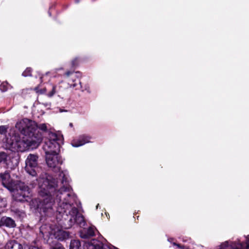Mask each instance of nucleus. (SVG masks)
<instances>
[{"instance_id": "9", "label": "nucleus", "mask_w": 249, "mask_h": 249, "mask_svg": "<svg viewBox=\"0 0 249 249\" xmlns=\"http://www.w3.org/2000/svg\"><path fill=\"white\" fill-rule=\"evenodd\" d=\"M71 213L74 217V225L77 224L80 227H83L86 224V222L83 215L81 214L78 209L75 207L71 208Z\"/></svg>"}, {"instance_id": "16", "label": "nucleus", "mask_w": 249, "mask_h": 249, "mask_svg": "<svg viewBox=\"0 0 249 249\" xmlns=\"http://www.w3.org/2000/svg\"><path fill=\"white\" fill-rule=\"evenodd\" d=\"M5 249H25L23 245L15 240L9 241L5 246Z\"/></svg>"}, {"instance_id": "11", "label": "nucleus", "mask_w": 249, "mask_h": 249, "mask_svg": "<svg viewBox=\"0 0 249 249\" xmlns=\"http://www.w3.org/2000/svg\"><path fill=\"white\" fill-rule=\"evenodd\" d=\"M32 122H34L35 123L36 126L35 127H30L28 128V130L32 132L33 134H34V137H36L37 135H40L41 141H42V135L41 132L39 131L38 129L42 130L43 132H46L48 130L47 125L45 124H37L34 121L32 120Z\"/></svg>"}, {"instance_id": "2", "label": "nucleus", "mask_w": 249, "mask_h": 249, "mask_svg": "<svg viewBox=\"0 0 249 249\" xmlns=\"http://www.w3.org/2000/svg\"><path fill=\"white\" fill-rule=\"evenodd\" d=\"M30 126L35 127V123L27 118H23L16 124V128L24 135L21 139L17 141L15 143V147L18 151L23 152L36 148L41 142L40 135L34 137L33 132L28 130Z\"/></svg>"}, {"instance_id": "17", "label": "nucleus", "mask_w": 249, "mask_h": 249, "mask_svg": "<svg viewBox=\"0 0 249 249\" xmlns=\"http://www.w3.org/2000/svg\"><path fill=\"white\" fill-rule=\"evenodd\" d=\"M54 236L57 240L63 241L69 237V233L63 230H58L54 232Z\"/></svg>"}, {"instance_id": "6", "label": "nucleus", "mask_w": 249, "mask_h": 249, "mask_svg": "<svg viewBox=\"0 0 249 249\" xmlns=\"http://www.w3.org/2000/svg\"><path fill=\"white\" fill-rule=\"evenodd\" d=\"M65 75L67 76L68 84L71 87L73 88H75L76 89H81L82 91L84 90V89H82L80 80L79 78L75 77L76 76L74 72L68 71L65 72ZM85 90H87L89 93L90 92L89 87L88 88H86Z\"/></svg>"}, {"instance_id": "1", "label": "nucleus", "mask_w": 249, "mask_h": 249, "mask_svg": "<svg viewBox=\"0 0 249 249\" xmlns=\"http://www.w3.org/2000/svg\"><path fill=\"white\" fill-rule=\"evenodd\" d=\"M38 182V194L42 198L37 202L36 210L41 214L47 215L52 211L55 201L74 200V196L71 194V188L69 184V180L64 174L61 181L63 186L57 191L56 189L57 180L51 176L39 178Z\"/></svg>"}, {"instance_id": "35", "label": "nucleus", "mask_w": 249, "mask_h": 249, "mask_svg": "<svg viewBox=\"0 0 249 249\" xmlns=\"http://www.w3.org/2000/svg\"><path fill=\"white\" fill-rule=\"evenodd\" d=\"M134 215L136 216V213H134Z\"/></svg>"}, {"instance_id": "24", "label": "nucleus", "mask_w": 249, "mask_h": 249, "mask_svg": "<svg viewBox=\"0 0 249 249\" xmlns=\"http://www.w3.org/2000/svg\"><path fill=\"white\" fill-rule=\"evenodd\" d=\"M32 69L29 67L27 68L26 70L23 72L22 75L24 77L32 76Z\"/></svg>"}, {"instance_id": "15", "label": "nucleus", "mask_w": 249, "mask_h": 249, "mask_svg": "<svg viewBox=\"0 0 249 249\" xmlns=\"http://www.w3.org/2000/svg\"><path fill=\"white\" fill-rule=\"evenodd\" d=\"M246 244V248L244 249V244L243 243H240L238 247H232L229 245L228 243L226 242L222 244L218 249H249V238L247 240Z\"/></svg>"}, {"instance_id": "32", "label": "nucleus", "mask_w": 249, "mask_h": 249, "mask_svg": "<svg viewBox=\"0 0 249 249\" xmlns=\"http://www.w3.org/2000/svg\"><path fill=\"white\" fill-rule=\"evenodd\" d=\"M69 126L71 127H73V124L72 123H70L69 124Z\"/></svg>"}, {"instance_id": "27", "label": "nucleus", "mask_w": 249, "mask_h": 249, "mask_svg": "<svg viewBox=\"0 0 249 249\" xmlns=\"http://www.w3.org/2000/svg\"><path fill=\"white\" fill-rule=\"evenodd\" d=\"M7 157V154L4 152H0V163L6 160Z\"/></svg>"}, {"instance_id": "20", "label": "nucleus", "mask_w": 249, "mask_h": 249, "mask_svg": "<svg viewBox=\"0 0 249 249\" xmlns=\"http://www.w3.org/2000/svg\"><path fill=\"white\" fill-rule=\"evenodd\" d=\"M50 245V249H65L63 245L58 241H53L49 243Z\"/></svg>"}, {"instance_id": "19", "label": "nucleus", "mask_w": 249, "mask_h": 249, "mask_svg": "<svg viewBox=\"0 0 249 249\" xmlns=\"http://www.w3.org/2000/svg\"><path fill=\"white\" fill-rule=\"evenodd\" d=\"M70 249H83L79 240H71L70 244Z\"/></svg>"}, {"instance_id": "12", "label": "nucleus", "mask_w": 249, "mask_h": 249, "mask_svg": "<svg viewBox=\"0 0 249 249\" xmlns=\"http://www.w3.org/2000/svg\"><path fill=\"white\" fill-rule=\"evenodd\" d=\"M91 137L86 135H80L78 138L73 140L71 141V145L73 147H77L89 142Z\"/></svg>"}, {"instance_id": "8", "label": "nucleus", "mask_w": 249, "mask_h": 249, "mask_svg": "<svg viewBox=\"0 0 249 249\" xmlns=\"http://www.w3.org/2000/svg\"><path fill=\"white\" fill-rule=\"evenodd\" d=\"M44 146L46 154L58 155L60 151V145L57 142L46 141Z\"/></svg>"}, {"instance_id": "18", "label": "nucleus", "mask_w": 249, "mask_h": 249, "mask_svg": "<svg viewBox=\"0 0 249 249\" xmlns=\"http://www.w3.org/2000/svg\"><path fill=\"white\" fill-rule=\"evenodd\" d=\"M16 187L15 190H20L22 192H28L29 190V187L26 185L24 182L16 180Z\"/></svg>"}, {"instance_id": "5", "label": "nucleus", "mask_w": 249, "mask_h": 249, "mask_svg": "<svg viewBox=\"0 0 249 249\" xmlns=\"http://www.w3.org/2000/svg\"><path fill=\"white\" fill-rule=\"evenodd\" d=\"M0 181L3 187L10 191H13L16 187V180L12 179L8 171L0 173Z\"/></svg>"}, {"instance_id": "34", "label": "nucleus", "mask_w": 249, "mask_h": 249, "mask_svg": "<svg viewBox=\"0 0 249 249\" xmlns=\"http://www.w3.org/2000/svg\"><path fill=\"white\" fill-rule=\"evenodd\" d=\"M137 216V219L138 220V218H139V216Z\"/></svg>"}, {"instance_id": "4", "label": "nucleus", "mask_w": 249, "mask_h": 249, "mask_svg": "<svg viewBox=\"0 0 249 249\" xmlns=\"http://www.w3.org/2000/svg\"><path fill=\"white\" fill-rule=\"evenodd\" d=\"M38 158L37 154H30L25 160V170L28 174L33 177L37 176Z\"/></svg>"}, {"instance_id": "23", "label": "nucleus", "mask_w": 249, "mask_h": 249, "mask_svg": "<svg viewBox=\"0 0 249 249\" xmlns=\"http://www.w3.org/2000/svg\"><path fill=\"white\" fill-rule=\"evenodd\" d=\"M49 139L47 141L53 142V141L57 142L58 141V137L55 133L51 132L49 134Z\"/></svg>"}, {"instance_id": "21", "label": "nucleus", "mask_w": 249, "mask_h": 249, "mask_svg": "<svg viewBox=\"0 0 249 249\" xmlns=\"http://www.w3.org/2000/svg\"><path fill=\"white\" fill-rule=\"evenodd\" d=\"M15 216L20 220H22L25 216V213L18 209H15L13 210Z\"/></svg>"}, {"instance_id": "30", "label": "nucleus", "mask_w": 249, "mask_h": 249, "mask_svg": "<svg viewBox=\"0 0 249 249\" xmlns=\"http://www.w3.org/2000/svg\"><path fill=\"white\" fill-rule=\"evenodd\" d=\"M40 94H45L47 91V89L46 88L40 89Z\"/></svg>"}, {"instance_id": "31", "label": "nucleus", "mask_w": 249, "mask_h": 249, "mask_svg": "<svg viewBox=\"0 0 249 249\" xmlns=\"http://www.w3.org/2000/svg\"><path fill=\"white\" fill-rule=\"evenodd\" d=\"M29 249H41L38 247H36V246H30Z\"/></svg>"}, {"instance_id": "10", "label": "nucleus", "mask_w": 249, "mask_h": 249, "mask_svg": "<svg viewBox=\"0 0 249 249\" xmlns=\"http://www.w3.org/2000/svg\"><path fill=\"white\" fill-rule=\"evenodd\" d=\"M46 160L48 166L53 168L57 167L58 165L62 164L63 162L58 155L47 154Z\"/></svg>"}, {"instance_id": "29", "label": "nucleus", "mask_w": 249, "mask_h": 249, "mask_svg": "<svg viewBox=\"0 0 249 249\" xmlns=\"http://www.w3.org/2000/svg\"><path fill=\"white\" fill-rule=\"evenodd\" d=\"M40 90L39 86H36L34 89V90L38 94H40Z\"/></svg>"}, {"instance_id": "3", "label": "nucleus", "mask_w": 249, "mask_h": 249, "mask_svg": "<svg viewBox=\"0 0 249 249\" xmlns=\"http://www.w3.org/2000/svg\"><path fill=\"white\" fill-rule=\"evenodd\" d=\"M72 199L55 201L57 203V212L61 214L59 224L64 229H70L74 225V217L71 213Z\"/></svg>"}, {"instance_id": "26", "label": "nucleus", "mask_w": 249, "mask_h": 249, "mask_svg": "<svg viewBox=\"0 0 249 249\" xmlns=\"http://www.w3.org/2000/svg\"><path fill=\"white\" fill-rule=\"evenodd\" d=\"M79 64V59L78 58H75L71 61V66L72 68H75Z\"/></svg>"}, {"instance_id": "33", "label": "nucleus", "mask_w": 249, "mask_h": 249, "mask_svg": "<svg viewBox=\"0 0 249 249\" xmlns=\"http://www.w3.org/2000/svg\"><path fill=\"white\" fill-rule=\"evenodd\" d=\"M79 2V0H75L76 3H78Z\"/></svg>"}, {"instance_id": "14", "label": "nucleus", "mask_w": 249, "mask_h": 249, "mask_svg": "<svg viewBox=\"0 0 249 249\" xmlns=\"http://www.w3.org/2000/svg\"><path fill=\"white\" fill-rule=\"evenodd\" d=\"M95 235L94 228L89 227L88 228H83L80 231V236L82 238L87 239Z\"/></svg>"}, {"instance_id": "13", "label": "nucleus", "mask_w": 249, "mask_h": 249, "mask_svg": "<svg viewBox=\"0 0 249 249\" xmlns=\"http://www.w3.org/2000/svg\"><path fill=\"white\" fill-rule=\"evenodd\" d=\"M16 224L14 219L10 217L2 216L0 219V228L6 227L8 228L16 227Z\"/></svg>"}, {"instance_id": "7", "label": "nucleus", "mask_w": 249, "mask_h": 249, "mask_svg": "<svg viewBox=\"0 0 249 249\" xmlns=\"http://www.w3.org/2000/svg\"><path fill=\"white\" fill-rule=\"evenodd\" d=\"M83 249H118L111 245L105 244L102 242L93 239L89 243H86L83 246Z\"/></svg>"}, {"instance_id": "25", "label": "nucleus", "mask_w": 249, "mask_h": 249, "mask_svg": "<svg viewBox=\"0 0 249 249\" xmlns=\"http://www.w3.org/2000/svg\"><path fill=\"white\" fill-rule=\"evenodd\" d=\"M56 92V86L54 85L52 86L51 91L47 93V95L49 97H51L54 95Z\"/></svg>"}, {"instance_id": "22", "label": "nucleus", "mask_w": 249, "mask_h": 249, "mask_svg": "<svg viewBox=\"0 0 249 249\" xmlns=\"http://www.w3.org/2000/svg\"><path fill=\"white\" fill-rule=\"evenodd\" d=\"M10 86V85L7 81L3 82L0 85V90L2 92L6 91Z\"/></svg>"}, {"instance_id": "28", "label": "nucleus", "mask_w": 249, "mask_h": 249, "mask_svg": "<svg viewBox=\"0 0 249 249\" xmlns=\"http://www.w3.org/2000/svg\"><path fill=\"white\" fill-rule=\"evenodd\" d=\"M8 127L6 125L0 126V134H4L7 133Z\"/></svg>"}]
</instances>
